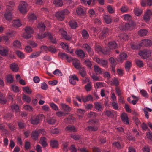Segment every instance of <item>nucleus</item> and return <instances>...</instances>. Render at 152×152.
<instances>
[{"mask_svg": "<svg viewBox=\"0 0 152 152\" xmlns=\"http://www.w3.org/2000/svg\"><path fill=\"white\" fill-rule=\"evenodd\" d=\"M14 1H11L6 4V12L4 14L6 19L8 20H11L12 18V7L14 5Z\"/></svg>", "mask_w": 152, "mask_h": 152, "instance_id": "f257e3e1", "label": "nucleus"}, {"mask_svg": "<svg viewBox=\"0 0 152 152\" xmlns=\"http://www.w3.org/2000/svg\"><path fill=\"white\" fill-rule=\"evenodd\" d=\"M45 25L43 23H39L37 26V28L39 30V33L37 34V38L39 39H41L47 36L48 37L49 32H47L44 33H42L45 30Z\"/></svg>", "mask_w": 152, "mask_h": 152, "instance_id": "f03ea898", "label": "nucleus"}, {"mask_svg": "<svg viewBox=\"0 0 152 152\" xmlns=\"http://www.w3.org/2000/svg\"><path fill=\"white\" fill-rule=\"evenodd\" d=\"M70 12L67 9H64L60 12H57L56 14V17L57 19L60 21H63L65 18V15H67Z\"/></svg>", "mask_w": 152, "mask_h": 152, "instance_id": "7ed1b4c3", "label": "nucleus"}, {"mask_svg": "<svg viewBox=\"0 0 152 152\" xmlns=\"http://www.w3.org/2000/svg\"><path fill=\"white\" fill-rule=\"evenodd\" d=\"M151 53L152 51L150 50L144 49L140 51L139 54L143 59H146L151 56Z\"/></svg>", "mask_w": 152, "mask_h": 152, "instance_id": "20e7f679", "label": "nucleus"}, {"mask_svg": "<svg viewBox=\"0 0 152 152\" xmlns=\"http://www.w3.org/2000/svg\"><path fill=\"white\" fill-rule=\"evenodd\" d=\"M41 133L43 135L45 134L46 132L43 129H40L38 131H34L32 132L31 134V137L34 140H37L38 139L39 134Z\"/></svg>", "mask_w": 152, "mask_h": 152, "instance_id": "39448f33", "label": "nucleus"}, {"mask_svg": "<svg viewBox=\"0 0 152 152\" xmlns=\"http://www.w3.org/2000/svg\"><path fill=\"white\" fill-rule=\"evenodd\" d=\"M26 33L24 34V37L26 39H28L31 36V34L33 33L32 29L29 26H27L25 29Z\"/></svg>", "mask_w": 152, "mask_h": 152, "instance_id": "423d86ee", "label": "nucleus"}, {"mask_svg": "<svg viewBox=\"0 0 152 152\" xmlns=\"http://www.w3.org/2000/svg\"><path fill=\"white\" fill-rule=\"evenodd\" d=\"M27 3L24 1L20 3L19 7V10L20 12L22 13H25L27 12Z\"/></svg>", "mask_w": 152, "mask_h": 152, "instance_id": "0eeeda50", "label": "nucleus"}, {"mask_svg": "<svg viewBox=\"0 0 152 152\" xmlns=\"http://www.w3.org/2000/svg\"><path fill=\"white\" fill-rule=\"evenodd\" d=\"M43 116V115H39L37 116L32 117L31 120V123L34 125L37 124Z\"/></svg>", "mask_w": 152, "mask_h": 152, "instance_id": "6e6552de", "label": "nucleus"}, {"mask_svg": "<svg viewBox=\"0 0 152 152\" xmlns=\"http://www.w3.org/2000/svg\"><path fill=\"white\" fill-rule=\"evenodd\" d=\"M96 50L98 52H101L104 54H107L109 53V50L107 49V48L102 49L99 45H97L96 48Z\"/></svg>", "mask_w": 152, "mask_h": 152, "instance_id": "1a4fd4ad", "label": "nucleus"}, {"mask_svg": "<svg viewBox=\"0 0 152 152\" xmlns=\"http://www.w3.org/2000/svg\"><path fill=\"white\" fill-rule=\"evenodd\" d=\"M152 45V42L150 40L148 39L143 40L140 44V45L141 47L143 46H151Z\"/></svg>", "mask_w": 152, "mask_h": 152, "instance_id": "9d476101", "label": "nucleus"}, {"mask_svg": "<svg viewBox=\"0 0 152 152\" xmlns=\"http://www.w3.org/2000/svg\"><path fill=\"white\" fill-rule=\"evenodd\" d=\"M9 50L6 47L0 46V54L3 56H6L8 54Z\"/></svg>", "mask_w": 152, "mask_h": 152, "instance_id": "9b49d317", "label": "nucleus"}, {"mask_svg": "<svg viewBox=\"0 0 152 152\" xmlns=\"http://www.w3.org/2000/svg\"><path fill=\"white\" fill-rule=\"evenodd\" d=\"M109 29L107 28H104L100 34L99 37L101 39H103L107 36L109 34Z\"/></svg>", "mask_w": 152, "mask_h": 152, "instance_id": "f8f14e48", "label": "nucleus"}, {"mask_svg": "<svg viewBox=\"0 0 152 152\" xmlns=\"http://www.w3.org/2000/svg\"><path fill=\"white\" fill-rule=\"evenodd\" d=\"M72 63L74 67L77 69H80L81 67L80 61L76 58L73 59Z\"/></svg>", "mask_w": 152, "mask_h": 152, "instance_id": "ddd939ff", "label": "nucleus"}, {"mask_svg": "<svg viewBox=\"0 0 152 152\" xmlns=\"http://www.w3.org/2000/svg\"><path fill=\"white\" fill-rule=\"evenodd\" d=\"M152 12L150 10H147L143 16L144 20L146 22L149 21Z\"/></svg>", "mask_w": 152, "mask_h": 152, "instance_id": "4468645a", "label": "nucleus"}, {"mask_svg": "<svg viewBox=\"0 0 152 152\" xmlns=\"http://www.w3.org/2000/svg\"><path fill=\"white\" fill-rule=\"evenodd\" d=\"M95 61L99 65L104 67L106 66L107 64V61L106 60L100 59L98 58H96L95 59Z\"/></svg>", "mask_w": 152, "mask_h": 152, "instance_id": "2eb2a0df", "label": "nucleus"}, {"mask_svg": "<svg viewBox=\"0 0 152 152\" xmlns=\"http://www.w3.org/2000/svg\"><path fill=\"white\" fill-rule=\"evenodd\" d=\"M108 48L107 49L109 50V52L111 50L115 49L117 47V44L116 42L114 41H111L109 42L108 44Z\"/></svg>", "mask_w": 152, "mask_h": 152, "instance_id": "dca6fc26", "label": "nucleus"}, {"mask_svg": "<svg viewBox=\"0 0 152 152\" xmlns=\"http://www.w3.org/2000/svg\"><path fill=\"white\" fill-rule=\"evenodd\" d=\"M76 80L78 81V78L75 75L70 76L69 77V81L70 83L72 85L75 84Z\"/></svg>", "mask_w": 152, "mask_h": 152, "instance_id": "f3484780", "label": "nucleus"}, {"mask_svg": "<svg viewBox=\"0 0 152 152\" xmlns=\"http://www.w3.org/2000/svg\"><path fill=\"white\" fill-rule=\"evenodd\" d=\"M133 24L130 25L129 23H126L125 25H122L120 27V28L124 31H126L128 29H131V27L133 26Z\"/></svg>", "mask_w": 152, "mask_h": 152, "instance_id": "a211bd4d", "label": "nucleus"}, {"mask_svg": "<svg viewBox=\"0 0 152 152\" xmlns=\"http://www.w3.org/2000/svg\"><path fill=\"white\" fill-rule=\"evenodd\" d=\"M109 61L111 64V66L112 68V70L114 72L115 71V67L117 64L116 61L112 57H111L110 58Z\"/></svg>", "mask_w": 152, "mask_h": 152, "instance_id": "6ab92c4d", "label": "nucleus"}, {"mask_svg": "<svg viewBox=\"0 0 152 152\" xmlns=\"http://www.w3.org/2000/svg\"><path fill=\"white\" fill-rule=\"evenodd\" d=\"M121 119L122 121L126 124H128L129 123L128 118L127 114L125 113H123L121 115Z\"/></svg>", "mask_w": 152, "mask_h": 152, "instance_id": "aec40b11", "label": "nucleus"}, {"mask_svg": "<svg viewBox=\"0 0 152 152\" xmlns=\"http://www.w3.org/2000/svg\"><path fill=\"white\" fill-rule=\"evenodd\" d=\"M13 34V33L8 32L7 33V36H3L1 38V39L5 42V43L6 44H8L9 42V37L8 36H12Z\"/></svg>", "mask_w": 152, "mask_h": 152, "instance_id": "412c9836", "label": "nucleus"}, {"mask_svg": "<svg viewBox=\"0 0 152 152\" xmlns=\"http://www.w3.org/2000/svg\"><path fill=\"white\" fill-rule=\"evenodd\" d=\"M40 142L42 145V146L44 148L46 147L48 145L47 143V139L46 138L44 137L40 138Z\"/></svg>", "mask_w": 152, "mask_h": 152, "instance_id": "4be33fe9", "label": "nucleus"}, {"mask_svg": "<svg viewBox=\"0 0 152 152\" xmlns=\"http://www.w3.org/2000/svg\"><path fill=\"white\" fill-rule=\"evenodd\" d=\"M61 105L63 110L66 112H69L71 110V107L65 103H61Z\"/></svg>", "mask_w": 152, "mask_h": 152, "instance_id": "5701e85b", "label": "nucleus"}, {"mask_svg": "<svg viewBox=\"0 0 152 152\" xmlns=\"http://www.w3.org/2000/svg\"><path fill=\"white\" fill-rule=\"evenodd\" d=\"M104 20L107 24H110L112 22V19L111 16L108 15H104L103 16Z\"/></svg>", "mask_w": 152, "mask_h": 152, "instance_id": "b1692460", "label": "nucleus"}, {"mask_svg": "<svg viewBox=\"0 0 152 152\" xmlns=\"http://www.w3.org/2000/svg\"><path fill=\"white\" fill-rule=\"evenodd\" d=\"M127 55L125 53H122L119 55V58L118 59V61L121 62L122 61L126 59Z\"/></svg>", "mask_w": 152, "mask_h": 152, "instance_id": "393cba45", "label": "nucleus"}, {"mask_svg": "<svg viewBox=\"0 0 152 152\" xmlns=\"http://www.w3.org/2000/svg\"><path fill=\"white\" fill-rule=\"evenodd\" d=\"M95 108L99 111H101L102 110V106L99 102H96L94 103Z\"/></svg>", "mask_w": 152, "mask_h": 152, "instance_id": "a878e982", "label": "nucleus"}, {"mask_svg": "<svg viewBox=\"0 0 152 152\" xmlns=\"http://www.w3.org/2000/svg\"><path fill=\"white\" fill-rule=\"evenodd\" d=\"M83 48L89 53L92 54V52H91V49L90 46L87 44H85L83 45Z\"/></svg>", "mask_w": 152, "mask_h": 152, "instance_id": "bb28decb", "label": "nucleus"}, {"mask_svg": "<svg viewBox=\"0 0 152 152\" xmlns=\"http://www.w3.org/2000/svg\"><path fill=\"white\" fill-rule=\"evenodd\" d=\"M50 145L53 148H56L58 145V141L55 140H52L50 142Z\"/></svg>", "mask_w": 152, "mask_h": 152, "instance_id": "cd10ccee", "label": "nucleus"}, {"mask_svg": "<svg viewBox=\"0 0 152 152\" xmlns=\"http://www.w3.org/2000/svg\"><path fill=\"white\" fill-rule=\"evenodd\" d=\"M10 67L11 69L13 71L17 72L18 69V67L17 64L13 63L10 65Z\"/></svg>", "mask_w": 152, "mask_h": 152, "instance_id": "c85d7f7f", "label": "nucleus"}, {"mask_svg": "<svg viewBox=\"0 0 152 152\" xmlns=\"http://www.w3.org/2000/svg\"><path fill=\"white\" fill-rule=\"evenodd\" d=\"M65 130L70 132H75L76 131V129L74 126L71 125L67 126L65 128Z\"/></svg>", "mask_w": 152, "mask_h": 152, "instance_id": "c756f323", "label": "nucleus"}, {"mask_svg": "<svg viewBox=\"0 0 152 152\" xmlns=\"http://www.w3.org/2000/svg\"><path fill=\"white\" fill-rule=\"evenodd\" d=\"M148 32V31L145 29H141L138 31L139 35L140 36H145L146 35Z\"/></svg>", "mask_w": 152, "mask_h": 152, "instance_id": "7c9ffc66", "label": "nucleus"}, {"mask_svg": "<svg viewBox=\"0 0 152 152\" xmlns=\"http://www.w3.org/2000/svg\"><path fill=\"white\" fill-rule=\"evenodd\" d=\"M13 25L15 27H20L21 26L22 24L19 20H14L13 21Z\"/></svg>", "mask_w": 152, "mask_h": 152, "instance_id": "2f4dec72", "label": "nucleus"}, {"mask_svg": "<svg viewBox=\"0 0 152 152\" xmlns=\"http://www.w3.org/2000/svg\"><path fill=\"white\" fill-rule=\"evenodd\" d=\"M76 53L77 56L81 58H83L85 56V54L83 51L79 50L76 51Z\"/></svg>", "mask_w": 152, "mask_h": 152, "instance_id": "473e14b6", "label": "nucleus"}, {"mask_svg": "<svg viewBox=\"0 0 152 152\" xmlns=\"http://www.w3.org/2000/svg\"><path fill=\"white\" fill-rule=\"evenodd\" d=\"M69 24L70 27L72 29H75L78 26L77 22L74 20L70 21L69 22Z\"/></svg>", "mask_w": 152, "mask_h": 152, "instance_id": "72a5a7b5", "label": "nucleus"}, {"mask_svg": "<svg viewBox=\"0 0 152 152\" xmlns=\"http://www.w3.org/2000/svg\"><path fill=\"white\" fill-rule=\"evenodd\" d=\"M53 3L56 7H61L63 5L62 0H54Z\"/></svg>", "mask_w": 152, "mask_h": 152, "instance_id": "f704fd0d", "label": "nucleus"}, {"mask_svg": "<svg viewBox=\"0 0 152 152\" xmlns=\"http://www.w3.org/2000/svg\"><path fill=\"white\" fill-rule=\"evenodd\" d=\"M79 69V74L80 75L83 77H85L86 75V73L85 68L83 67H81V68Z\"/></svg>", "mask_w": 152, "mask_h": 152, "instance_id": "c9c22d12", "label": "nucleus"}, {"mask_svg": "<svg viewBox=\"0 0 152 152\" xmlns=\"http://www.w3.org/2000/svg\"><path fill=\"white\" fill-rule=\"evenodd\" d=\"M76 12L78 15H83L85 14L83 9L80 7L78 8L76 10Z\"/></svg>", "mask_w": 152, "mask_h": 152, "instance_id": "e433bc0d", "label": "nucleus"}, {"mask_svg": "<svg viewBox=\"0 0 152 152\" xmlns=\"http://www.w3.org/2000/svg\"><path fill=\"white\" fill-rule=\"evenodd\" d=\"M94 70L95 72L99 74H102V69L99 66L97 65L94 66Z\"/></svg>", "mask_w": 152, "mask_h": 152, "instance_id": "4c0bfd02", "label": "nucleus"}, {"mask_svg": "<svg viewBox=\"0 0 152 152\" xmlns=\"http://www.w3.org/2000/svg\"><path fill=\"white\" fill-rule=\"evenodd\" d=\"M129 10L128 6L126 5H123L120 9V10L122 13H126Z\"/></svg>", "mask_w": 152, "mask_h": 152, "instance_id": "58836bf2", "label": "nucleus"}, {"mask_svg": "<svg viewBox=\"0 0 152 152\" xmlns=\"http://www.w3.org/2000/svg\"><path fill=\"white\" fill-rule=\"evenodd\" d=\"M140 92L141 95L144 97L147 98L148 97V95L147 91L144 90H140Z\"/></svg>", "mask_w": 152, "mask_h": 152, "instance_id": "ea45409f", "label": "nucleus"}, {"mask_svg": "<svg viewBox=\"0 0 152 152\" xmlns=\"http://www.w3.org/2000/svg\"><path fill=\"white\" fill-rule=\"evenodd\" d=\"M112 145L113 147L117 148L118 149H120L121 148V146L120 142H114L113 144Z\"/></svg>", "mask_w": 152, "mask_h": 152, "instance_id": "a19ab883", "label": "nucleus"}, {"mask_svg": "<svg viewBox=\"0 0 152 152\" xmlns=\"http://www.w3.org/2000/svg\"><path fill=\"white\" fill-rule=\"evenodd\" d=\"M119 37L121 39L126 40L128 39V36L126 34H120Z\"/></svg>", "mask_w": 152, "mask_h": 152, "instance_id": "79ce46f5", "label": "nucleus"}, {"mask_svg": "<svg viewBox=\"0 0 152 152\" xmlns=\"http://www.w3.org/2000/svg\"><path fill=\"white\" fill-rule=\"evenodd\" d=\"M48 37V39L50 40L52 43L54 44H56V39L55 38H53L51 34L50 33L49 34Z\"/></svg>", "mask_w": 152, "mask_h": 152, "instance_id": "37998d69", "label": "nucleus"}, {"mask_svg": "<svg viewBox=\"0 0 152 152\" xmlns=\"http://www.w3.org/2000/svg\"><path fill=\"white\" fill-rule=\"evenodd\" d=\"M46 121L48 124L51 125L54 124L56 121V120L54 118H48L47 119Z\"/></svg>", "mask_w": 152, "mask_h": 152, "instance_id": "c03bdc74", "label": "nucleus"}, {"mask_svg": "<svg viewBox=\"0 0 152 152\" xmlns=\"http://www.w3.org/2000/svg\"><path fill=\"white\" fill-rule=\"evenodd\" d=\"M134 12L136 15L139 16L142 14V11L140 8L136 7L134 9Z\"/></svg>", "mask_w": 152, "mask_h": 152, "instance_id": "a18cd8bd", "label": "nucleus"}, {"mask_svg": "<svg viewBox=\"0 0 152 152\" xmlns=\"http://www.w3.org/2000/svg\"><path fill=\"white\" fill-rule=\"evenodd\" d=\"M41 52H37L31 54L30 56L29 57L31 58H34L38 56L39 55Z\"/></svg>", "mask_w": 152, "mask_h": 152, "instance_id": "49530a36", "label": "nucleus"}, {"mask_svg": "<svg viewBox=\"0 0 152 152\" xmlns=\"http://www.w3.org/2000/svg\"><path fill=\"white\" fill-rule=\"evenodd\" d=\"M96 0H82L83 2L85 4L87 3L88 5H90L91 2L93 5L94 4Z\"/></svg>", "mask_w": 152, "mask_h": 152, "instance_id": "de8ad7c7", "label": "nucleus"}, {"mask_svg": "<svg viewBox=\"0 0 152 152\" xmlns=\"http://www.w3.org/2000/svg\"><path fill=\"white\" fill-rule=\"evenodd\" d=\"M11 108L13 111H15L16 112H18L19 110L18 106L16 104H14L12 105Z\"/></svg>", "mask_w": 152, "mask_h": 152, "instance_id": "09e8293b", "label": "nucleus"}, {"mask_svg": "<svg viewBox=\"0 0 152 152\" xmlns=\"http://www.w3.org/2000/svg\"><path fill=\"white\" fill-rule=\"evenodd\" d=\"M82 36L85 39L88 38L89 37V34L85 30H83L82 32Z\"/></svg>", "mask_w": 152, "mask_h": 152, "instance_id": "8fccbe9b", "label": "nucleus"}, {"mask_svg": "<svg viewBox=\"0 0 152 152\" xmlns=\"http://www.w3.org/2000/svg\"><path fill=\"white\" fill-rule=\"evenodd\" d=\"M13 45L16 48H20L21 47V45L19 41L16 40L13 42Z\"/></svg>", "mask_w": 152, "mask_h": 152, "instance_id": "3c124183", "label": "nucleus"}, {"mask_svg": "<svg viewBox=\"0 0 152 152\" xmlns=\"http://www.w3.org/2000/svg\"><path fill=\"white\" fill-rule=\"evenodd\" d=\"M131 65V63L130 61H128L125 64V69L126 71L129 70Z\"/></svg>", "mask_w": 152, "mask_h": 152, "instance_id": "603ef678", "label": "nucleus"}, {"mask_svg": "<svg viewBox=\"0 0 152 152\" xmlns=\"http://www.w3.org/2000/svg\"><path fill=\"white\" fill-rule=\"evenodd\" d=\"M6 101L3 96L1 93L0 92V103L2 104H4L6 103Z\"/></svg>", "mask_w": 152, "mask_h": 152, "instance_id": "864d4df0", "label": "nucleus"}, {"mask_svg": "<svg viewBox=\"0 0 152 152\" xmlns=\"http://www.w3.org/2000/svg\"><path fill=\"white\" fill-rule=\"evenodd\" d=\"M67 55V54L62 53H60L58 54L59 57L62 59H66Z\"/></svg>", "mask_w": 152, "mask_h": 152, "instance_id": "5fc2aeb1", "label": "nucleus"}, {"mask_svg": "<svg viewBox=\"0 0 152 152\" xmlns=\"http://www.w3.org/2000/svg\"><path fill=\"white\" fill-rule=\"evenodd\" d=\"M62 35L63 37L67 40H69L71 39V37L70 36L67 35V33L65 31H64L62 33Z\"/></svg>", "mask_w": 152, "mask_h": 152, "instance_id": "6e6d98bb", "label": "nucleus"}, {"mask_svg": "<svg viewBox=\"0 0 152 152\" xmlns=\"http://www.w3.org/2000/svg\"><path fill=\"white\" fill-rule=\"evenodd\" d=\"M131 45V48L134 50L139 49L141 48V47L140 45V44L138 45L135 44H132Z\"/></svg>", "mask_w": 152, "mask_h": 152, "instance_id": "4d7b16f0", "label": "nucleus"}, {"mask_svg": "<svg viewBox=\"0 0 152 152\" xmlns=\"http://www.w3.org/2000/svg\"><path fill=\"white\" fill-rule=\"evenodd\" d=\"M136 63L137 65L139 67H142L143 66V61L140 60H137L136 61Z\"/></svg>", "mask_w": 152, "mask_h": 152, "instance_id": "13d9d810", "label": "nucleus"}, {"mask_svg": "<svg viewBox=\"0 0 152 152\" xmlns=\"http://www.w3.org/2000/svg\"><path fill=\"white\" fill-rule=\"evenodd\" d=\"M15 53L18 56L21 58H24V55L23 53L19 50H16Z\"/></svg>", "mask_w": 152, "mask_h": 152, "instance_id": "bf43d9fd", "label": "nucleus"}, {"mask_svg": "<svg viewBox=\"0 0 152 152\" xmlns=\"http://www.w3.org/2000/svg\"><path fill=\"white\" fill-rule=\"evenodd\" d=\"M71 137L75 140H79L81 139L80 135L77 134H72L71 136Z\"/></svg>", "mask_w": 152, "mask_h": 152, "instance_id": "052dcab7", "label": "nucleus"}, {"mask_svg": "<svg viewBox=\"0 0 152 152\" xmlns=\"http://www.w3.org/2000/svg\"><path fill=\"white\" fill-rule=\"evenodd\" d=\"M85 88L87 91H90L92 88V86L91 85V83L89 82L85 86Z\"/></svg>", "mask_w": 152, "mask_h": 152, "instance_id": "680f3d73", "label": "nucleus"}, {"mask_svg": "<svg viewBox=\"0 0 152 152\" xmlns=\"http://www.w3.org/2000/svg\"><path fill=\"white\" fill-rule=\"evenodd\" d=\"M7 82L9 83H11L13 82V79L12 76L10 75H8L7 77Z\"/></svg>", "mask_w": 152, "mask_h": 152, "instance_id": "e2e57ef3", "label": "nucleus"}, {"mask_svg": "<svg viewBox=\"0 0 152 152\" xmlns=\"http://www.w3.org/2000/svg\"><path fill=\"white\" fill-rule=\"evenodd\" d=\"M98 129V128L96 126H88L87 128V129L89 131H96Z\"/></svg>", "mask_w": 152, "mask_h": 152, "instance_id": "0e129e2a", "label": "nucleus"}, {"mask_svg": "<svg viewBox=\"0 0 152 152\" xmlns=\"http://www.w3.org/2000/svg\"><path fill=\"white\" fill-rule=\"evenodd\" d=\"M69 149L71 152H77V149L75 146L74 144L71 145Z\"/></svg>", "mask_w": 152, "mask_h": 152, "instance_id": "69168bd1", "label": "nucleus"}, {"mask_svg": "<svg viewBox=\"0 0 152 152\" xmlns=\"http://www.w3.org/2000/svg\"><path fill=\"white\" fill-rule=\"evenodd\" d=\"M52 53H54L56 52V50L55 47L53 46H50L48 47V50Z\"/></svg>", "mask_w": 152, "mask_h": 152, "instance_id": "338daca9", "label": "nucleus"}, {"mask_svg": "<svg viewBox=\"0 0 152 152\" xmlns=\"http://www.w3.org/2000/svg\"><path fill=\"white\" fill-rule=\"evenodd\" d=\"M53 74L57 76H61L62 75V73L61 72L60 70L57 69L53 72Z\"/></svg>", "mask_w": 152, "mask_h": 152, "instance_id": "774afa93", "label": "nucleus"}]
</instances>
